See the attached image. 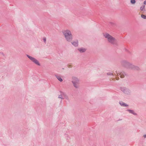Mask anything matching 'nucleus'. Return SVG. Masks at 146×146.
I'll list each match as a JSON object with an SVG mask.
<instances>
[{"label": "nucleus", "instance_id": "obj_1", "mask_svg": "<svg viewBox=\"0 0 146 146\" xmlns=\"http://www.w3.org/2000/svg\"><path fill=\"white\" fill-rule=\"evenodd\" d=\"M104 36L107 38L108 41L111 43L114 44L117 43L116 40L111 35L107 33H105L103 34Z\"/></svg>", "mask_w": 146, "mask_h": 146}, {"label": "nucleus", "instance_id": "obj_2", "mask_svg": "<svg viewBox=\"0 0 146 146\" xmlns=\"http://www.w3.org/2000/svg\"><path fill=\"white\" fill-rule=\"evenodd\" d=\"M66 39L67 41H70L72 40V36L70 31L69 30H66L63 32Z\"/></svg>", "mask_w": 146, "mask_h": 146}, {"label": "nucleus", "instance_id": "obj_3", "mask_svg": "<svg viewBox=\"0 0 146 146\" xmlns=\"http://www.w3.org/2000/svg\"><path fill=\"white\" fill-rule=\"evenodd\" d=\"M27 56L32 62H33L35 63L37 65H40V64L38 61L35 58L28 55H27Z\"/></svg>", "mask_w": 146, "mask_h": 146}, {"label": "nucleus", "instance_id": "obj_4", "mask_svg": "<svg viewBox=\"0 0 146 146\" xmlns=\"http://www.w3.org/2000/svg\"><path fill=\"white\" fill-rule=\"evenodd\" d=\"M72 82L74 84L75 87L77 88V85L76 84V82L77 84H79V80L78 79L74 77L73 78Z\"/></svg>", "mask_w": 146, "mask_h": 146}, {"label": "nucleus", "instance_id": "obj_5", "mask_svg": "<svg viewBox=\"0 0 146 146\" xmlns=\"http://www.w3.org/2000/svg\"><path fill=\"white\" fill-rule=\"evenodd\" d=\"M86 49L85 48H81L78 49V50L81 53L85 52Z\"/></svg>", "mask_w": 146, "mask_h": 146}, {"label": "nucleus", "instance_id": "obj_6", "mask_svg": "<svg viewBox=\"0 0 146 146\" xmlns=\"http://www.w3.org/2000/svg\"><path fill=\"white\" fill-rule=\"evenodd\" d=\"M72 44L75 46H77L78 45V41L77 40H76L72 42Z\"/></svg>", "mask_w": 146, "mask_h": 146}, {"label": "nucleus", "instance_id": "obj_7", "mask_svg": "<svg viewBox=\"0 0 146 146\" xmlns=\"http://www.w3.org/2000/svg\"><path fill=\"white\" fill-rule=\"evenodd\" d=\"M125 73H121L119 74L120 77L121 78H123L125 76Z\"/></svg>", "mask_w": 146, "mask_h": 146}, {"label": "nucleus", "instance_id": "obj_8", "mask_svg": "<svg viewBox=\"0 0 146 146\" xmlns=\"http://www.w3.org/2000/svg\"><path fill=\"white\" fill-rule=\"evenodd\" d=\"M120 104L122 106H128L125 104L124 103L122 102H119Z\"/></svg>", "mask_w": 146, "mask_h": 146}, {"label": "nucleus", "instance_id": "obj_9", "mask_svg": "<svg viewBox=\"0 0 146 146\" xmlns=\"http://www.w3.org/2000/svg\"><path fill=\"white\" fill-rule=\"evenodd\" d=\"M56 77L58 79L60 82H62V80L61 77L59 76H57Z\"/></svg>", "mask_w": 146, "mask_h": 146}, {"label": "nucleus", "instance_id": "obj_10", "mask_svg": "<svg viewBox=\"0 0 146 146\" xmlns=\"http://www.w3.org/2000/svg\"><path fill=\"white\" fill-rule=\"evenodd\" d=\"M131 3L132 4H134L135 3V0H131Z\"/></svg>", "mask_w": 146, "mask_h": 146}, {"label": "nucleus", "instance_id": "obj_11", "mask_svg": "<svg viewBox=\"0 0 146 146\" xmlns=\"http://www.w3.org/2000/svg\"><path fill=\"white\" fill-rule=\"evenodd\" d=\"M128 111H129V112L131 113H133L134 114H135V113H134V112L133 111V110H128Z\"/></svg>", "mask_w": 146, "mask_h": 146}, {"label": "nucleus", "instance_id": "obj_12", "mask_svg": "<svg viewBox=\"0 0 146 146\" xmlns=\"http://www.w3.org/2000/svg\"><path fill=\"white\" fill-rule=\"evenodd\" d=\"M141 17L144 19H146V16L143 15H141Z\"/></svg>", "mask_w": 146, "mask_h": 146}, {"label": "nucleus", "instance_id": "obj_13", "mask_svg": "<svg viewBox=\"0 0 146 146\" xmlns=\"http://www.w3.org/2000/svg\"><path fill=\"white\" fill-rule=\"evenodd\" d=\"M107 75H113V73L111 72H109L107 74Z\"/></svg>", "mask_w": 146, "mask_h": 146}, {"label": "nucleus", "instance_id": "obj_14", "mask_svg": "<svg viewBox=\"0 0 146 146\" xmlns=\"http://www.w3.org/2000/svg\"><path fill=\"white\" fill-rule=\"evenodd\" d=\"M145 8V6H142V7H141V11H143V9H144Z\"/></svg>", "mask_w": 146, "mask_h": 146}, {"label": "nucleus", "instance_id": "obj_15", "mask_svg": "<svg viewBox=\"0 0 146 146\" xmlns=\"http://www.w3.org/2000/svg\"><path fill=\"white\" fill-rule=\"evenodd\" d=\"M43 40H44V41L45 42L46 41V38H43Z\"/></svg>", "mask_w": 146, "mask_h": 146}, {"label": "nucleus", "instance_id": "obj_16", "mask_svg": "<svg viewBox=\"0 0 146 146\" xmlns=\"http://www.w3.org/2000/svg\"><path fill=\"white\" fill-rule=\"evenodd\" d=\"M144 4L145 5H146V1H145L144 2Z\"/></svg>", "mask_w": 146, "mask_h": 146}, {"label": "nucleus", "instance_id": "obj_17", "mask_svg": "<svg viewBox=\"0 0 146 146\" xmlns=\"http://www.w3.org/2000/svg\"><path fill=\"white\" fill-rule=\"evenodd\" d=\"M116 75H118L119 73H117V71H116Z\"/></svg>", "mask_w": 146, "mask_h": 146}, {"label": "nucleus", "instance_id": "obj_18", "mask_svg": "<svg viewBox=\"0 0 146 146\" xmlns=\"http://www.w3.org/2000/svg\"><path fill=\"white\" fill-rule=\"evenodd\" d=\"M76 84L77 85V87H78V84H77V83H76Z\"/></svg>", "mask_w": 146, "mask_h": 146}, {"label": "nucleus", "instance_id": "obj_19", "mask_svg": "<svg viewBox=\"0 0 146 146\" xmlns=\"http://www.w3.org/2000/svg\"><path fill=\"white\" fill-rule=\"evenodd\" d=\"M116 80H118V78H116Z\"/></svg>", "mask_w": 146, "mask_h": 146}, {"label": "nucleus", "instance_id": "obj_20", "mask_svg": "<svg viewBox=\"0 0 146 146\" xmlns=\"http://www.w3.org/2000/svg\"><path fill=\"white\" fill-rule=\"evenodd\" d=\"M144 137H146V135H144Z\"/></svg>", "mask_w": 146, "mask_h": 146}]
</instances>
